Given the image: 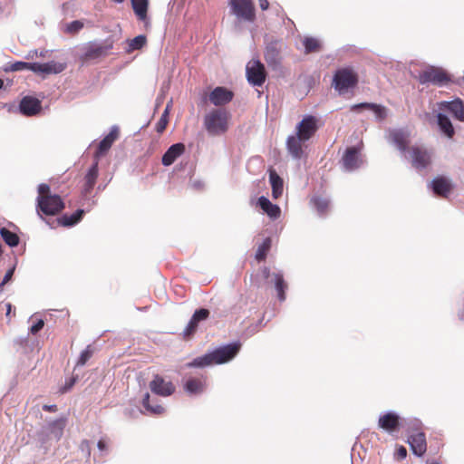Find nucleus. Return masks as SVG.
<instances>
[{
    "mask_svg": "<svg viewBox=\"0 0 464 464\" xmlns=\"http://www.w3.org/2000/svg\"><path fill=\"white\" fill-rule=\"evenodd\" d=\"M278 56H279V53L274 46L269 45L266 47L265 57H266V61L269 64H276L278 63Z\"/></svg>",
    "mask_w": 464,
    "mask_h": 464,
    "instance_id": "a19ab883",
    "label": "nucleus"
},
{
    "mask_svg": "<svg viewBox=\"0 0 464 464\" xmlns=\"http://www.w3.org/2000/svg\"><path fill=\"white\" fill-rule=\"evenodd\" d=\"M113 48V41L107 39L102 43L91 42L84 47V53L82 55L83 62L99 60L108 56Z\"/></svg>",
    "mask_w": 464,
    "mask_h": 464,
    "instance_id": "423d86ee",
    "label": "nucleus"
},
{
    "mask_svg": "<svg viewBox=\"0 0 464 464\" xmlns=\"http://www.w3.org/2000/svg\"><path fill=\"white\" fill-rule=\"evenodd\" d=\"M438 125L440 130L449 138H452L455 133L452 123L448 116L443 113H438Z\"/></svg>",
    "mask_w": 464,
    "mask_h": 464,
    "instance_id": "2f4dec72",
    "label": "nucleus"
},
{
    "mask_svg": "<svg viewBox=\"0 0 464 464\" xmlns=\"http://www.w3.org/2000/svg\"><path fill=\"white\" fill-rule=\"evenodd\" d=\"M82 27L83 24L79 20H75L67 24L66 32L73 34L78 33Z\"/></svg>",
    "mask_w": 464,
    "mask_h": 464,
    "instance_id": "c03bdc74",
    "label": "nucleus"
},
{
    "mask_svg": "<svg viewBox=\"0 0 464 464\" xmlns=\"http://www.w3.org/2000/svg\"><path fill=\"white\" fill-rule=\"evenodd\" d=\"M97 447L101 451H104L107 450V443L104 440H100L97 443Z\"/></svg>",
    "mask_w": 464,
    "mask_h": 464,
    "instance_id": "3c124183",
    "label": "nucleus"
},
{
    "mask_svg": "<svg viewBox=\"0 0 464 464\" xmlns=\"http://www.w3.org/2000/svg\"><path fill=\"white\" fill-rule=\"evenodd\" d=\"M357 83L356 75L349 69L338 70L334 77V86L339 92H344Z\"/></svg>",
    "mask_w": 464,
    "mask_h": 464,
    "instance_id": "9d476101",
    "label": "nucleus"
},
{
    "mask_svg": "<svg viewBox=\"0 0 464 464\" xmlns=\"http://www.w3.org/2000/svg\"><path fill=\"white\" fill-rule=\"evenodd\" d=\"M363 163L359 149L355 147L347 148L343 158L342 166L345 171H353L359 169Z\"/></svg>",
    "mask_w": 464,
    "mask_h": 464,
    "instance_id": "f8f14e48",
    "label": "nucleus"
},
{
    "mask_svg": "<svg viewBox=\"0 0 464 464\" xmlns=\"http://www.w3.org/2000/svg\"><path fill=\"white\" fill-rule=\"evenodd\" d=\"M147 44V38L143 34H140L128 42V48L126 52L128 53H132L135 50H140Z\"/></svg>",
    "mask_w": 464,
    "mask_h": 464,
    "instance_id": "f704fd0d",
    "label": "nucleus"
},
{
    "mask_svg": "<svg viewBox=\"0 0 464 464\" xmlns=\"http://www.w3.org/2000/svg\"><path fill=\"white\" fill-rule=\"evenodd\" d=\"M246 73L248 82L253 86H262L266 81V69L259 60L249 61L246 67Z\"/></svg>",
    "mask_w": 464,
    "mask_h": 464,
    "instance_id": "0eeeda50",
    "label": "nucleus"
},
{
    "mask_svg": "<svg viewBox=\"0 0 464 464\" xmlns=\"http://www.w3.org/2000/svg\"><path fill=\"white\" fill-rule=\"evenodd\" d=\"M209 102L215 106H221L232 100V92L224 87H216L208 96Z\"/></svg>",
    "mask_w": 464,
    "mask_h": 464,
    "instance_id": "412c9836",
    "label": "nucleus"
},
{
    "mask_svg": "<svg viewBox=\"0 0 464 464\" xmlns=\"http://www.w3.org/2000/svg\"><path fill=\"white\" fill-rule=\"evenodd\" d=\"M440 109L451 112L457 120L464 121V104L460 100L442 102L440 103Z\"/></svg>",
    "mask_w": 464,
    "mask_h": 464,
    "instance_id": "4be33fe9",
    "label": "nucleus"
},
{
    "mask_svg": "<svg viewBox=\"0 0 464 464\" xmlns=\"http://www.w3.org/2000/svg\"><path fill=\"white\" fill-rule=\"evenodd\" d=\"M306 140L301 139V137L295 135H291L287 138L286 140V148L289 154L295 160H299L303 156V146L302 143Z\"/></svg>",
    "mask_w": 464,
    "mask_h": 464,
    "instance_id": "b1692460",
    "label": "nucleus"
},
{
    "mask_svg": "<svg viewBox=\"0 0 464 464\" xmlns=\"http://www.w3.org/2000/svg\"><path fill=\"white\" fill-rule=\"evenodd\" d=\"M314 208L320 215L324 214L329 207L330 201L326 198L314 197L312 199Z\"/></svg>",
    "mask_w": 464,
    "mask_h": 464,
    "instance_id": "4c0bfd02",
    "label": "nucleus"
},
{
    "mask_svg": "<svg viewBox=\"0 0 464 464\" xmlns=\"http://www.w3.org/2000/svg\"><path fill=\"white\" fill-rule=\"evenodd\" d=\"M168 122H169V110L167 107L166 110L164 111V112L162 113V115L160 116V120L156 123L157 132L162 133L165 130V129L168 125Z\"/></svg>",
    "mask_w": 464,
    "mask_h": 464,
    "instance_id": "79ce46f5",
    "label": "nucleus"
},
{
    "mask_svg": "<svg viewBox=\"0 0 464 464\" xmlns=\"http://www.w3.org/2000/svg\"><path fill=\"white\" fill-rule=\"evenodd\" d=\"M229 4L232 5V0H229Z\"/></svg>",
    "mask_w": 464,
    "mask_h": 464,
    "instance_id": "bf43d9fd",
    "label": "nucleus"
},
{
    "mask_svg": "<svg viewBox=\"0 0 464 464\" xmlns=\"http://www.w3.org/2000/svg\"><path fill=\"white\" fill-rule=\"evenodd\" d=\"M241 344L239 343L234 342V357L237 353L239 351Z\"/></svg>",
    "mask_w": 464,
    "mask_h": 464,
    "instance_id": "5fc2aeb1",
    "label": "nucleus"
},
{
    "mask_svg": "<svg viewBox=\"0 0 464 464\" xmlns=\"http://www.w3.org/2000/svg\"><path fill=\"white\" fill-rule=\"evenodd\" d=\"M407 456V450L403 446H400L396 451V458L399 460L404 459Z\"/></svg>",
    "mask_w": 464,
    "mask_h": 464,
    "instance_id": "de8ad7c7",
    "label": "nucleus"
},
{
    "mask_svg": "<svg viewBox=\"0 0 464 464\" xmlns=\"http://www.w3.org/2000/svg\"><path fill=\"white\" fill-rule=\"evenodd\" d=\"M269 179L272 186V195L275 198H277L283 193V179L275 171L270 172Z\"/></svg>",
    "mask_w": 464,
    "mask_h": 464,
    "instance_id": "473e14b6",
    "label": "nucleus"
},
{
    "mask_svg": "<svg viewBox=\"0 0 464 464\" xmlns=\"http://www.w3.org/2000/svg\"><path fill=\"white\" fill-rule=\"evenodd\" d=\"M270 247H271V238L266 237L263 241V243L258 246L256 253V258L258 261L264 260L266 258V254H267L268 250L270 249Z\"/></svg>",
    "mask_w": 464,
    "mask_h": 464,
    "instance_id": "58836bf2",
    "label": "nucleus"
},
{
    "mask_svg": "<svg viewBox=\"0 0 464 464\" xmlns=\"http://www.w3.org/2000/svg\"><path fill=\"white\" fill-rule=\"evenodd\" d=\"M234 30L253 32L256 18L252 0H234Z\"/></svg>",
    "mask_w": 464,
    "mask_h": 464,
    "instance_id": "7ed1b4c3",
    "label": "nucleus"
},
{
    "mask_svg": "<svg viewBox=\"0 0 464 464\" xmlns=\"http://www.w3.org/2000/svg\"><path fill=\"white\" fill-rule=\"evenodd\" d=\"M419 81L422 84L431 82L442 86L449 82L450 78L443 69L431 66L420 72Z\"/></svg>",
    "mask_w": 464,
    "mask_h": 464,
    "instance_id": "6e6552de",
    "label": "nucleus"
},
{
    "mask_svg": "<svg viewBox=\"0 0 464 464\" xmlns=\"http://www.w3.org/2000/svg\"><path fill=\"white\" fill-rule=\"evenodd\" d=\"M24 70L33 71V63L15 62L8 63L5 68V72H18Z\"/></svg>",
    "mask_w": 464,
    "mask_h": 464,
    "instance_id": "e433bc0d",
    "label": "nucleus"
},
{
    "mask_svg": "<svg viewBox=\"0 0 464 464\" xmlns=\"http://www.w3.org/2000/svg\"><path fill=\"white\" fill-rule=\"evenodd\" d=\"M408 443L413 452L418 457H421L427 450L425 434L423 432H418L412 434L408 438Z\"/></svg>",
    "mask_w": 464,
    "mask_h": 464,
    "instance_id": "6ab92c4d",
    "label": "nucleus"
},
{
    "mask_svg": "<svg viewBox=\"0 0 464 464\" xmlns=\"http://www.w3.org/2000/svg\"><path fill=\"white\" fill-rule=\"evenodd\" d=\"M14 268L13 267V268L9 269V270L5 273V275L4 278H3V281H2V282H1V284H0V290H2L3 286H4L5 284H7V283L12 279V276H13V275H14Z\"/></svg>",
    "mask_w": 464,
    "mask_h": 464,
    "instance_id": "49530a36",
    "label": "nucleus"
},
{
    "mask_svg": "<svg viewBox=\"0 0 464 464\" xmlns=\"http://www.w3.org/2000/svg\"><path fill=\"white\" fill-rule=\"evenodd\" d=\"M257 205L271 219H277L281 215V208L264 196L258 198Z\"/></svg>",
    "mask_w": 464,
    "mask_h": 464,
    "instance_id": "cd10ccee",
    "label": "nucleus"
},
{
    "mask_svg": "<svg viewBox=\"0 0 464 464\" xmlns=\"http://www.w3.org/2000/svg\"><path fill=\"white\" fill-rule=\"evenodd\" d=\"M429 187L437 196L447 198L452 189V182L447 177L438 176L431 180Z\"/></svg>",
    "mask_w": 464,
    "mask_h": 464,
    "instance_id": "4468645a",
    "label": "nucleus"
},
{
    "mask_svg": "<svg viewBox=\"0 0 464 464\" xmlns=\"http://www.w3.org/2000/svg\"><path fill=\"white\" fill-rule=\"evenodd\" d=\"M64 68V64L53 61L45 63H33V72L37 73H59L63 72Z\"/></svg>",
    "mask_w": 464,
    "mask_h": 464,
    "instance_id": "5701e85b",
    "label": "nucleus"
},
{
    "mask_svg": "<svg viewBox=\"0 0 464 464\" xmlns=\"http://www.w3.org/2000/svg\"><path fill=\"white\" fill-rule=\"evenodd\" d=\"M132 9L134 14L138 17L140 21L145 23L147 26L149 24L148 20V7H149V0H131Z\"/></svg>",
    "mask_w": 464,
    "mask_h": 464,
    "instance_id": "c85d7f7f",
    "label": "nucleus"
},
{
    "mask_svg": "<svg viewBox=\"0 0 464 464\" xmlns=\"http://www.w3.org/2000/svg\"><path fill=\"white\" fill-rule=\"evenodd\" d=\"M98 160H94L92 167L89 169L88 172L84 176L83 185H82V193L87 196L89 195L94 188V185L97 181L99 175V168H98Z\"/></svg>",
    "mask_w": 464,
    "mask_h": 464,
    "instance_id": "aec40b11",
    "label": "nucleus"
},
{
    "mask_svg": "<svg viewBox=\"0 0 464 464\" xmlns=\"http://www.w3.org/2000/svg\"><path fill=\"white\" fill-rule=\"evenodd\" d=\"M84 215V210L77 209L73 214H64L57 219L58 223L63 227H72L80 222Z\"/></svg>",
    "mask_w": 464,
    "mask_h": 464,
    "instance_id": "7c9ffc66",
    "label": "nucleus"
},
{
    "mask_svg": "<svg viewBox=\"0 0 464 464\" xmlns=\"http://www.w3.org/2000/svg\"><path fill=\"white\" fill-rule=\"evenodd\" d=\"M43 410L45 411H49V412H55V411H57L58 409L55 404H53V405L44 404L43 406Z\"/></svg>",
    "mask_w": 464,
    "mask_h": 464,
    "instance_id": "09e8293b",
    "label": "nucleus"
},
{
    "mask_svg": "<svg viewBox=\"0 0 464 464\" xmlns=\"http://www.w3.org/2000/svg\"><path fill=\"white\" fill-rule=\"evenodd\" d=\"M142 406L145 408L147 412L151 415H161L165 412V409L162 405L159 404L158 401L150 400L149 392H146L142 399Z\"/></svg>",
    "mask_w": 464,
    "mask_h": 464,
    "instance_id": "c756f323",
    "label": "nucleus"
},
{
    "mask_svg": "<svg viewBox=\"0 0 464 464\" xmlns=\"http://www.w3.org/2000/svg\"><path fill=\"white\" fill-rule=\"evenodd\" d=\"M204 126L210 135H220L228 129V112L221 109L212 110L204 117Z\"/></svg>",
    "mask_w": 464,
    "mask_h": 464,
    "instance_id": "39448f33",
    "label": "nucleus"
},
{
    "mask_svg": "<svg viewBox=\"0 0 464 464\" xmlns=\"http://www.w3.org/2000/svg\"><path fill=\"white\" fill-rule=\"evenodd\" d=\"M4 86V81L2 79H0V90L3 88Z\"/></svg>",
    "mask_w": 464,
    "mask_h": 464,
    "instance_id": "6e6d98bb",
    "label": "nucleus"
},
{
    "mask_svg": "<svg viewBox=\"0 0 464 464\" xmlns=\"http://www.w3.org/2000/svg\"><path fill=\"white\" fill-rule=\"evenodd\" d=\"M112 1H113V2H115V3H119V4H121V3H122L124 0H112Z\"/></svg>",
    "mask_w": 464,
    "mask_h": 464,
    "instance_id": "4d7b16f0",
    "label": "nucleus"
},
{
    "mask_svg": "<svg viewBox=\"0 0 464 464\" xmlns=\"http://www.w3.org/2000/svg\"><path fill=\"white\" fill-rule=\"evenodd\" d=\"M259 5L262 10H266L269 7L267 0H259Z\"/></svg>",
    "mask_w": 464,
    "mask_h": 464,
    "instance_id": "603ef678",
    "label": "nucleus"
},
{
    "mask_svg": "<svg viewBox=\"0 0 464 464\" xmlns=\"http://www.w3.org/2000/svg\"><path fill=\"white\" fill-rule=\"evenodd\" d=\"M37 191L36 211L41 218H43V215L55 216L64 208L63 200L59 195L52 194L48 184L41 183L37 188Z\"/></svg>",
    "mask_w": 464,
    "mask_h": 464,
    "instance_id": "f03ea898",
    "label": "nucleus"
},
{
    "mask_svg": "<svg viewBox=\"0 0 464 464\" xmlns=\"http://www.w3.org/2000/svg\"><path fill=\"white\" fill-rule=\"evenodd\" d=\"M316 119L314 116L304 117L296 126V135L308 140L316 131Z\"/></svg>",
    "mask_w": 464,
    "mask_h": 464,
    "instance_id": "ddd939ff",
    "label": "nucleus"
},
{
    "mask_svg": "<svg viewBox=\"0 0 464 464\" xmlns=\"http://www.w3.org/2000/svg\"><path fill=\"white\" fill-rule=\"evenodd\" d=\"M232 359V343L219 347L203 356L195 358L187 364L188 367H206L212 364H221Z\"/></svg>",
    "mask_w": 464,
    "mask_h": 464,
    "instance_id": "20e7f679",
    "label": "nucleus"
},
{
    "mask_svg": "<svg viewBox=\"0 0 464 464\" xmlns=\"http://www.w3.org/2000/svg\"><path fill=\"white\" fill-rule=\"evenodd\" d=\"M65 423H66V420L64 418H61V419H58V420H53L51 424H50V428H51V431L53 433H55L56 437L59 439L62 434H63V430L65 427Z\"/></svg>",
    "mask_w": 464,
    "mask_h": 464,
    "instance_id": "ea45409f",
    "label": "nucleus"
},
{
    "mask_svg": "<svg viewBox=\"0 0 464 464\" xmlns=\"http://www.w3.org/2000/svg\"><path fill=\"white\" fill-rule=\"evenodd\" d=\"M149 387L156 395L168 397L172 395L176 387L170 381H166L162 376L156 374L153 379L150 382Z\"/></svg>",
    "mask_w": 464,
    "mask_h": 464,
    "instance_id": "9b49d317",
    "label": "nucleus"
},
{
    "mask_svg": "<svg viewBox=\"0 0 464 464\" xmlns=\"http://www.w3.org/2000/svg\"><path fill=\"white\" fill-rule=\"evenodd\" d=\"M265 278L268 279L270 276L273 277L276 290L277 292L278 299L283 302L285 300V291L287 288V285L284 280L283 274L281 272L270 274V270L267 267H264L262 270Z\"/></svg>",
    "mask_w": 464,
    "mask_h": 464,
    "instance_id": "dca6fc26",
    "label": "nucleus"
},
{
    "mask_svg": "<svg viewBox=\"0 0 464 464\" xmlns=\"http://www.w3.org/2000/svg\"><path fill=\"white\" fill-rule=\"evenodd\" d=\"M5 308H6V316L9 317L10 314H11V312H12V309H13V305L11 303H6L5 304Z\"/></svg>",
    "mask_w": 464,
    "mask_h": 464,
    "instance_id": "864d4df0",
    "label": "nucleus"
},
{
    "mask_svg": "<svg viewBox=\"0 0 464 464\" xmlns=\"http://www.w3.org/2000/svg\"><path fill=\"white\" fill-rule=\"evenodd\" d=\"M209 314L208 309L200 308L196 310L181 334L182 338L184 340L191 339L197 333L199 323L207 320Z\"/></svg>",
    "mask_w": 464,
    "mask_h": 464,
    "instance_id": "1a4fd4ad",
    "label": "nucleus"
},
{
    "mask_svg": "<svg viewBox=\"0 0 464 464\" xmlns=\"http://www.w3.org/2000/svg\"><path fill=\"white\" fill-rule=\"evenodd\" d=\"M19 109L23 115L34 116L41 111L42 103L37 98L25 96L21 100Z\"/></svg>",
    "mask_w": 464,
    "mask_h": 464,
    "instance_id": "2eb2a0df",
    "label": "nucleus"
},
{
    "mask_svg": "<svg viewBox=\"0 0 464 464\" xmlns=\"http://www.w3.org/2000/svg\"><path fill=\"white\" fill-rule=\"evenodd\" d=\"M206 382L203 378L190 377L184 383V391L190 395H198L204 392Z\"/></svg>",
    "mask_w": 464,
    "mask_h": 464,
    "instance_id": "bb28decb",
    "label": "nucleus"
},
{
    "mask_svg": "<svg viewBox=\"0 0 464 464\" xmlns=\"http://www.w3.org/2000/svg\"><path fill=\"white\" fill-rule=\"evenodd\" d=\"M361 109H367L371 111L377 121H382L388 116V110L386 107L375 103L362 102L358 104H353L351 107V111H358Z\"/></svg>",
    "mask_w": 464,
    "mask_h": 464,
    "instance_id": "a211bd4d",
    "label": "nucleus"
},
{
    "mask_svg": "<svg viewBox=\"0 0 464 464\" xmlns=\"http://www.w3.org/2000/svg\"><path fill=\"white\" fill-rule=\"evenodd\" d=\"M185 151V145L183 143H175L171 145L162 156V164L164 166H170L179 156Z\"/></svg>",
    "mask_w": 464,
    "mask_h": 464,
    "instance_id": "a878e982",
    "label": "nucleus"
},
{
    "mask_svg": "<svg viewBox=\"0 0 464 464\" xmlns=\"http://www.w3.org/2000/svg\"><path fill=\"white\" fill-rule=\"evenodd\" d=\"M119 138V129L112 127L110 132L99 143L97 151L95 152V160L99 161V158L105 154L112 146L113 142Z\"/></svg>",
    "mask_w": 464,
    "mask_h": 464,
    "instance_id": "f3484780",
    "label": "nucleus"
},
{
    "mask_svg": "<svg viewBox=\"0 0 464 464\" xmlns=\"http://www.w3.org/2000/svg\"><path fill=\"white\" fill-rule=\"evenodd\" d=\"M389 143L394 145L418 170L427 169L432 160V151L424 146H412L406 156L407 148L411 142V134L404 129H389L386 135Z\"/></svg>",
    "mask_w": 464,
    "mask_h": 464,
    "instance_id": "f257e3e1",
    "label": "nucleus"
},
{
    "mask_svg": "<svg viewBox=\"0 0 464 464\" xmlns=\"http://www.w3.org/2000/svg\"><path fill=\"white\" fill-rule=\"evenodd\" d=\"M0 236L6 245L11 247L18 246L20 238L17 234L10 231L6 227L0 228Z\"/></svg>",
    "mask_w": 464,
    "mask_h": 464,
    "instance_id": "72a5a7b5",
    "label": "nucleus"
},
{
    "mask_svg": "<svg viewBox=\"0 0 464 464\" xmlns=\"http://www.w3.org/2000/svg\"><path fill=\"white\" fill-rule=\"evenodd\" d=\"M305 53L319 52L321 50V42L314 37H304L303 41Z\"/></svg>",
    "mask_w": 464,
    "mask_h": 464,
    "instance_id": "c9c22d12",
    "label": "nucleus"
},
{
    "mask_svg": "<svg viewBox=\"0 0 464 464\" xmlns=\"http://www.w3.org/2000/svg\"><path fill=\"white\" fill-rule=\"evenodd\" d=\"M44 321L43 319L37 320V322L30 327V334H36L44 328Z\"/></svg>",
    "mask_w": 464,
    "mask_h": 464,
    "instance_id": "a18cd8bd",
    "label": "nucleus"
},
{
    "mask_svg": "<svg viewBox=\"0 0 464 464\" xmlns=\"http://www.w3.org/2000/svg\"><path fill=\"white\" fill-rule=\"evenodd\" d=\"M92 354H93V349L92 348L91 345H88L86 347V349L81 353L80 357L77 362V365H80V366L84 365L90 360V358L92 356Z\"/></svg>",
    "mask_w": 464,
    "mask_h": 464,
    "instance_id": "37998d69",
    "label": "nucleus"
},
{
    "mask_svg": "<svg viewBox=\"0 0 464 464\" xmlns=\"http://www.w3.org/2000/svg\"><path fill=\"white\" fill-rule=\"evenodd\" d=\"M399 416L394 412H387L379 418L378 425L381 429L392 433L399 427Z\"/></svg>",
    "mask_w": 464,
    "mask_h": 464,
    "instance_id": "393cba45",
    "label": "nucleus"
},
{
    "mask_svg": "<svg viewBox=\"0 0 464 464\" xmlns=\"http://www.w3.org/2000/svg\"><path fill=\"white\" fill-rule=\"evenodd\" d=\"M458 84H462L459 80L457 81Z\"/></svg>",
    "mask_w": 464,
    "mask_h": 464,
    "instance_id": "13d9d810",
    "label": "nucleus"
},
{
    "mask_svg": "<svg viewBox=\"0 0 464 464\" xmlns=\"http://www.w3.org/2000/svg\"><path fill=\"white\" fill-rule=\"evenodd\" d=\"M74 382H75L74 378H72L69 382H67L65 383L64 387L63 388V392H65L69 391L74 385Z\"/></svg>",
    "mask_w": 464,
    "mask_h": 464,
    "instance_id": "8fccbe9b",
    "label": "nucleus"
}]
</instances>
